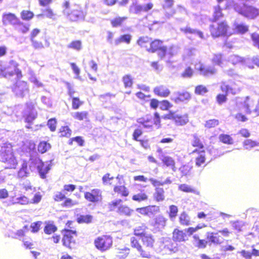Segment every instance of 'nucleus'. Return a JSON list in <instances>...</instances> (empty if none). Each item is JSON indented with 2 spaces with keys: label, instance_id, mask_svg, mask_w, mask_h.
<instances>
[{
  "label": "nucleus",
  "instance_id": "obj_1",
  "mask_svg": "<svg viewBox=\"0 0 259 259\" xmlns=\"http://www.w3.org/2000/svg\"><path fill=\"white\" fill-rule=\"evenodd\" d=\"M131 238V247L139 253L140 256L149 258L151 257V250L154 248L156 244L154 236L147 235Z\"/></svg>",
  "mask_w": 259,
  "mask_h": 259
},
{
  "label": "nucleus",
  "instance_id": "obj_2",
  "mask_svg": "<svg viewBox=\"0 0 259 259\" xmlns=\"http://www.w3.org/2000/svg\"><path fill=\"white\" fill-rule=\"evenodd\" d=\"M63 12L68 20L72 22H78L85 20L87 12L79 4L72 5L69 0H65L61 4Z\"/></svg>",
  "mask_w": 259,
  "mask_h": 259
},
{
  "label": "nucleus",
  "instance_id": "obj_3",
  "mask_svg": "<svg viewBox=\"0 0 259 259\" xmlns=\"http://www.w3.org/2000/svg\"><path fill=\"white\" fill-rule=\"evenodd\" d=\"M1 158L2 162L6 166V169H15L17 168L18 161L14 155L13 146L10 143H5L2 145L0 149Z\"/></svg>",
  "mask_w": 259,
  "mask_h": 259
},
{
  "label": "nucleus",
  "instance_id": "obj_4",
  "mask_svg": "<svg viewBox=\"0 0 259 259\" xmlns=\"http://www.w3.org/2000/svg\"><path fill=\"white\" fill-rule=\"evenodd\" d=\"M147 52L149 53H157L160 60L163 59L167 56L171 57L175 54L172 47L168 48L164 45V41L159 38L152 39Z\"/></svg>",
  "mask_w": 259,
  "mask_h": 259
},
{
  "label": "nucleus",
  "instance_id": "obj_5",
  "mask_svg": "<svg viewBox=\"0 0 259 259\" xmlns=\"http://www.w3.org/2000/svg\"><path fill=\"white\" fill-rule=\"evenodd\" d=\"M94 246L97 250L104 252L112 247L113 238L110 235H99L94 240Z\"/></svg>",
  "mask_w": 259,
  "mask_h": 259
},
{
  "label": "nucleus",
  "instance_id": "obj_6",
  "mask_svg": "<svg viewBox=\"0 0 259 259\" xmlns=\"http://www.w3.org/2000/svg\"><path fill=\"white\" fill-rule=\"evenodd\" d=\"M229 30L230 26L225 21L212 24L209 26L210 35L213 38L227 35Z\"/></svg>",
  "mask_w": 259,
  "mask_h": 259
},
{
  "label": "nucleus",
  "instance_id": "obj_7",
  "mask_svg": "<svg viewBox=\"0 0 259 259\" xmlns=\"http://www.w3.org/2000/svg\"><path fill=\"white\" fill-rule=\"evenodd\" d=\"M234 9L240 15L250 19H255L259 15V10L257 8L244 3L235 5Z\"/></svg>",
  "mask_w": 259,
  "mask_h": 259
},
{
  "label": "nucleus",
  "instance_id": "obj_8",
  "mask_svg": "<svg viewBox=\"0 0 259 259\" xmlns=\"http://www.w3.org/2000/svg\"><path fill=\"white\" fill-rule=\"evenodd\" d=\"M63 237H62V243L63 246L68 249L72 250L76 246V240L73 238L76 237L77 232L76 230H70L69 229H64L61 231Z\"/></svg>",
  "mask_w": 259,
  "mask_h": 259
},
{
  "label": "nucleus",
  "instance_id": "obj_9",
  "mask_svg": "<svg viewBox=\"0 0 259 259\" xmlns=\"http://www.w3.org/2000/svg\"><path fill=\"white\" fill-rule=\"evenodd\" d=\"M139 123L141 124L144 127L150 128L155 126V128L160 127V118L158 112L154 113V116H146L140 119L139 121Z\"/></svg>",
  "mask_w": 259,
  "mask_h": 259
},
{
  "label": "nucleus",
  "instance_id": "obj_10",
  "mask_svg": "<svg viewBox=\"0 0 259 259\" xmlns=\"http://www.w3.org/2000/svg\"><path fill=\"white\" fill-rule=\"evenodd\" d=\"M84 198L86 201L94 204L100 203L103 200L102 191L100 189L95 188L84 193Z\"/></svg>",
  "mask_w": 259,
  "mask_h": 259
},
{
  "label": "nucleus",
  "instance_id": "obj_11",
  "mask_svg": "<svg viewBox=\"0 0 259 259\" xmlns=\"http://www.w3.org/2000/svg\"><path fill=\"white\" fill-rule=\"evenodd\" d=\"M193 234H190L179 227H176L172 232V240L176 242H186Z\"/></svg>",
  "mask_w": 259,
  "mask_h": 259
},
{
  "label": "nucleus",
  "instance_id": "obj_12",
  "mask_svg": "<svg viewBox=\"0 0 259 259\" xmlns=\"http://www.w3.org/2000/svg\"><path fill=\"white\" fill-rule=\"evenodd\" d=\"M53 200L56 202L62 203V207L64 208H71L76 204V202L69 197H67L63 192L59 191L55 193L53 196Z\"/></svg>",
  "mask_w": 259,
  "mask_h": 259
},
{
  "label": "nucleus",
  "instance_id": "obj_13",
  "mask_svg": "<svg viewBox=\"0 0 259 259\" xmlns=\"http://www.w3.org/2000/svg\"><path fill=\"white\" fill-rule=\"evenodd\" d=\"M41 30L38 28H33L29 34V37L32 47L35 49L44 48L43 43L39 40Z\"/></svg>",
  "mask_w": 259,
  "mask_h": 259
},
{
  "label": "nucleus",
  "instance_id": "obj_14",
  "mask_svg": "<svg viewBox=\"0 0 259 259\" xmlns=\"http://www.w3.org/2000/svg\"><path fill=\"white\" fill-rule=\"evenodd\" d=\"M220 88L222 92L227 95L230 93L233 95H235L240 91V89L237 83L233 81H230V84L225 81H222Z\"/></svg>",
  "mask_w": 259,
  "mask_h": 259
},
{
  "label": "nucleus",
  "instance_id": "obj_15",
  "mask_svg": "<svg viewBox=\"0 0 259 259\" xmlns=\"http://www.w3.org/2000/svg\"><path fill=\"white\" fill-rule=\"evenodd\" d=\"M160 210L158 206L148 205L136 208V211L143 216H152L158 213Z\"/></svg>",
  "mask_w": 259,
  "mask_h": 259
},
{
  "label": "nucleus",
  "instance_id": "obj_16",
  "mask_svg": "<svg viewBox=\"0 0 259 259\" xmlns=\"http://www.w3.org/2000/svg\"><path fill=\"white\" fill-rule=\"evenodd\" d=\"M153 4L148 3L144 5H141L137 3H133L130 7V10L134 13L139 14L143 12H147L153 8Z\"/></svg>",
  "mask_w": 259,
  "mask_h": 259
},
{
  "label": "nucleus",
  "instance_id": "obj_17",
  "mask_svg": "<svg viewBox=\"0 0 259 259\" xmlns=\"http://www.w3.org/2000/svg\"><path fill=\"white\" fill-rule=\"evenodd\" d=\"M206 240L209 242V245L212 244L214 245H219L223 243L224 239L218 232H208L207 233Z\"/></svg>",
  "mask_w": 259,
  "mask_h": 259
},
{
  "label": "nucleus",
  "instance_id": "obj_18",
  "mask_svg": "<svg viewBox=\"0 0 259 259\" xmlns=\"http://www.w3.org/2000/svg\"><path fill=\"white\" fill-rule=\"evenodd\" d=\"M205 150H199L198 149H195L192 151V153H196L197 156L195 158V164L198 167H204L205 166V161L206 156H205Z\"/></svg>",
  "mask_w": 259,
  "mask_h": 259
},
{
  "label": "nucleus",
  "instance_id": "obj_19",
  "mask_svg": "<svg viewBox=\"0 0 259 259\" xmlns=\"http://www.w3.org/2000/svg\"><path fill=\"white\" fill-rule=\"evenodd\" d=\"M197 70L200 74L204 77L213 75L217 72V69L214 66H206L203 64H200Z\"/></svg>",
  "mask_w": 259,
  "mask_h": 259
},
{
  "label": "nucleus",
  "instance_id": "obj_20",
  "mask_svg": "<svg viewBox=\"0 0 259 259\" xmlns=\"http://www.w3.org/2000/svg\"><path fill=\"white\" fill-rule=\"evenodd\" d=\"M17 177L20 179L27 178L30 175V165L26 160H23L20 167L17 171Z\"/></svg>",
  "mask_w": 259,
  "mask_h": 259
},
{
  "label": "nucleus",
  "instance_id": "obj_21",
  "mask_svg": "<svg viewBox=\"0 0 259 259\" xmlns=\"http://www.w3.org/2000/svg\"><path fill=\"white\" fill-rule=\"evenodd\" d=\"M153 93L156 96L162 97H167L170 94L169 89L164 85H159L153 89Z\"/></svg>",
  "mask_w": 259,
  "mask_h": 259
},
{
  "label": "nucleus",
  "instance_id": "obj_22",
  "mask_svg": "<svg viewBox=\"0 0 259 259\" xmlns=\"http://www.w3.org/2000/svg\"><path fill=\"white\" fill-rule=\"evenodd\" d=\"M18 18L15 14L12 13H4L2 15V21L3 24L6 25L8 24H12L14 22H17Z\"/></svg>",
  "mask_w": 259,
  "mask_h": 259
},
{
  "label": "nucleus",
  "instance_id": "obj_23",
  "mask_svg": "<svg viewBox=\"0 0 259 259\" xmlns=\"http://www.w3.org/2000/svg\"><path fill=\"white\" fill-rule=\"evenodd\" d=\"M152 38L148 36H142L138 38L137 40L136 43L142 48H144L147 51V49L150 45Z\"/></svg>",
  "mask_w": 259,
  "mask_h": 259
},
{
  "label": "nucleus",
  "instance_id": "obj_24",
  "mask_svg": "<svg viewBox=\"0 0 259 259\" xmlns=\"http://www.w3.org/2000/svg\"><path fill=\"white\" fill-rule=\"evenodd\" d=\"M76 221L78 224H90L93 222V216L91 214H77Z\"/></svg>",
  "mask_w": 259,
  "mask_h": 259
},
{
  "label": "nucleus",
  "instance_id": "obj_25",
  "mask_svg": "<svg viewBox=\"0 0 259 259\" xmlns=\"http://www.w3.org/2000/svg\"><path fill=\"white\" fill-rule=\"evenodd\" d=\"M16 30L21 34H26L30 30L29 24L20 21L19 20L16 23Z\"/></svg>",
  "mask_w": 259,
  "mask_h": 259
},
{
  "label": "nucleus",
  "instance_id": "obj_26",
  "mask_svg": "<svg viewBox=\"0 0 259 259\" xmlns=\"http://www.w3.org/2000/svg\"><path fill=\"white\" fill-rule=\"evenodd\" d=\"M113 192L121 197H126L129 196V190L124 185H115L113 187Z\"/></svg>",
  "mask_w": 259,
  "mask_h": 259
},
{
  "label": "nucleus",
  "instance_id": "obj_27",
  "mask_svg": "<svg viewBox=\"0 0 259 259\" xmlns=\"http://www.w3.org/2000/svg\"><path fill=\"white\" fill-rule=\"evenodd\" d=\"M178 220H179L180 225L184 227H188L191 223L190 217L188 215L187 212L185 211H182V212L180 214Z\"/></svg>",
  "mask_w": 259,
  "mask_h": 259
},
{
  "label": "nucleus",
  "instance_id": "obj_28",
  "mask_svg": "<svg viewBox=\"0 0 259 259\" xmlns=\"http://www.w3.org/2000/svg\"><path fill=\"white\" fill-rule=\"evenodd\" d=\"M127 19V16H116L110 20V24L113 28L121 27Z\"/></svg>",
  "mask_w": 259,
  "mask_h": 259
},
{
  "label": "nucleus",
  "instance_id": "obj_29",
  "mask_svg": "<svg viewBox=\"0 0 259 259\" xmlns=\"http://www.w3.org/2000/svg\"><path fill=\"white\" fill-rule=\"evenodd\" d=\"M37 18L46 17L49 19L54 20L56 18V14L50 8H48L42 11V13L36 15Z\"/></svg>",
  "mask_w": 259,
  "mask_h": 259
},
{
  "label": "nucleus",
  "instance_id": "obj_30",
  "mask_svg": "<svg viewBox=\"0 0 259 259\" xmlns=\"http://www.w3.org/2000/svg\"><path fill=\"white\" fill-rule=\"evenodd\" d=\"M58 230V228L53 222H45V226L44 227V232L46 235H50L55 233Z\"/></svg>",
  "mask_w": 259,
  "mask_h": 259
},
{
  "label": "nucleus",
  "instance_id": "obj_31",
  "mask_svg": "<svg viewBox=\"0 0 259 259\" xmlns=\"http://www.w3.org/2000/svg\"><path fill=\"white\" fill-rule=\"evenodd\" d=\"M147 194L144 190H140V192L136 193L132 197V199L135 202H141L146 201L148 200Z\"/></svg>",
  "mask_w": 259,
  "mask_h": 259
},
{
  "label": "nucleus",
  "instance_id": "obj_32",
  "mask_svg": "<svg viewBox=\"0 0 259 259\" xmlns=\"http://www.w3.org/2000/svg\"><path fill=\"white\" fill-rule=\"evenodd\" d=\"M146 230H147V227H146L144 224H143L141 226H139L134 229V235L136 237L152 235L151 234L147 233V232H146Z\"/></svg>",
  "mask_w": 259,
  "mask_h": 259
},
{
  "label": "nucleus",
  "instance_id": "obj_33",
  "mask_svg": "<svg viewBox=\"0 0 259 259\" xmlns=\"http://www.w3.org/2000/svg\"><path fill=\"white\" fill-rule=\"evenodd\" d=\"M37 114L36 112H30L25 116V121L27 123L26 127L31 128V125L33 124V121L36 118Z\"/></svg>",
  "mask_w": 259,
  "mask_h": 259
},
{
  "label": "nucleus",
  "instance_id": "obj_34",
  "mask_svg": "<svg viewBox=\"0 0 259 259\" xmlns=\"http://www.w3.org/2000/svg\"><path fill=\"white\" fill-rule=\"evenodd\" d=\"M223 16L224 14L222 12V9L219 5H217L213 8V12L210 21L212 22H217L223 18Z\"/></svg>",
  "mask_w": 259,
  "mask_h": 259
},
{
  "label": "nucleus",
  "instance_id": "obj_35",
  "mask_svg": "<svg viewBox=\"0 0 259 259\" xmlns=\"http://www.w3.org/2000/svg\"><path fill=\"white\" fill-rule=\"evenodd\" d=\"M191 98V94L188 92H179L177 97L174 98V101L178 103L189 100Z\"/></svg>",
  "mask_w": 259,
  "mask_h": 259
},
{
  "label": "nucleus",
  "instance_id": "obj_36",
  "mask_svg": "<svg viewBox=\"0 0 259 259\" xmlns=\"http://www.w3.org/2000/svg\"><path fill=\"white\" fill-rule=\"evenodd\" d=\"M37 168H38V173H39V176H40L41 178L45 179L46 175H47L49 170H50L49 165L40 161L39 164L37 166Z\"/></svg>",
  "mask_w": 259,
  "mask_h": 259
},
{
  "label": "nucleus",
  "instance_id": "obj_37",
  "mask_svg": "<svg viewBox=\"0 0 259 259\" xmlns=\"http://www.w3.org/2000/svg\"><path fill=\"white\" fill-rule=\"evenodd\" d=\"M178 243L179 242H170L165 245V247L171 253H175L181 251V246Z\"/></svg>",
  "mask_w": 259,
  "mask_h": 259
},
{
  "label": "nucleus",
  "instance_id": "obj_38",
  "mask_svg": "<svg viewBox=\"0 0 259 259\" xmlns=\"http://www.w3.org/2000/svg\"><path fill=\"white\" fill-rule=\"evenodd\" d=\"M124 87L126 89L131 88L134 84V79L131 74H125L122 77Z\"/></svg>",
  "mask_w": 259,
  "mask_h": 259
},
{
  "label": "nucleus",
  "instance_id": "obj_39",
  "mask_svg": "<svg viewBox=\"0 0 259 259\" xmlns=\"http://www.w3.org/2000/svg\"><path fill=\"white\" fill-rule=\"evenodd\" d=\"M115 210H116V212L118 214L124 216H130L133 212V210L127 205L120 206L116 208Z\"/></svg>",
  "mask_w": 259,
  "mask_h": 259
},
{
  "label": "nucleus",
  "instance_id": "obj_40",
  "mask_svg": "<svg viewBox=\"0 0 259 259\" xmlns=\"http://www.w3.org/2000/svg\"><path fill=\"white\" fill-rule=\"evenodd\" d=\"M154 199L156 202H162L164 200V191L161 188H155Z\"/></svg>",
  "mask_w": 259,
  "mask_h": 259
},
{
  "label": "nucleus",
  "instance_id": "obj_41",
  "mask_svg": "<svg viewBox=\"0 0 259 259\" xmlns=\"http://www.w3.org/2000/svg\"><path fill=\"white\" fill-rule=\"evenodd\" d=\"M31 204L30 200L26 196H20V197L16 198V200L12 202V204H20V205H28Z\"/></svg>",
  "mask_w": 259,
  "mask_h": 259
},
{
  "label": "nucleus",
  "instance_id": "obj_42",
  "mask_svg": "<svg viewBox=\"0 0 259 259\" xmlns=\"http://www.w3.org/2000/svg\"><path fill=\"white\" fill-rule=\"evenodd\" d=\"M122 202L121 199H115L111 202L108 203V210L110 211H113L115 210V209L117 208H119L120 207H122L123 206H125L124 205H121V203Z\"/></svg>",
  "mask_w": 259,
  "mask_h": 259
},
{
  "label": "nucleus",
  "instance_id": "obj_43",
  "mask_svg": "<svg viewBox=\"0 0 259 259\" xmlns=\"http://www.w3.org/2000/svg\"><path fill=\"white\" fill-rule=\"evenodd\" d=\"M131 39L132 36L130 34H123L115 39V44L116 45H118L121 42H125L127 44H129L131 42Z\"/></svg>",
  "mask_w": 259,
  "mask_h": 259
},
{
  "label": "nucleus",
  "instance_id": "obj_44",
  "mask_svg": "<svg viewBox=\"0 0 259 259\" xmlns=\"http://www.w3.org/2000/svg\"><path fill=\"white\" fill-rule=\"evenodd\" d=\"M224 60V55L222 53H215L213 54L212 58V62L217 65L222 66Z\"/></svg>",
  "mask_w": 259,
  "mask_h": 259
},
{
  "label": "nucleus",
  "instance_id": "obj_45",
  "mask_svg": "<svg viewBox=\"0 0 259 259\" xmlns=\"http://www.w3.org/2000/svg\"><path fill=\"white\" fill-rule=\"evenodd\" d=\"M102 184L104 186H112V181L114 180V177L111 175L109 172H107L103 175L102 179Z\"/></svg>",
  "mask_w": 259,
  "mask_h": 259
},
{
  "label": "nucleus",
  "instance_id": "obj_46",
  "mask_svg": "<svg viewBox=\"0 0 259 259\" xmlns=\"http://www.w3.org/2000/svg\"><path fill=\"white\" fill-rule=\"evenodd\" d=\"M188 116L187 114L182 115H176L175 121L177 125H183L188 122Z\"/></svg>",
  "mask_w": 259,
  "mask_h": 259
},
{
  "label": "nucleus",
  "instance_id": "obj_47",
  "mask_svg": "<svg viewBox=\"0 0 259 259\" xmlns=\"http://www.w3.org/2000/svg\"><path fill=\"white\" fill-rule=\"evenodd\" d=\"M34 14L30 10H22L20 13L21 19L24 21H30L34 17Z\"/></svg>",
  "mask_w": 259,
  "mask_h": 259
},
{
  "label": "nucleus",
  "instance_id": "obj_48",
  "mask_svg": "<svg viewBox=\"0 0 259 259\" xmlns=\"http://www.w3.org/2000/svg\"><path fill=\"white\" fill-rule=\"evenodd\" d=\"M50 149V145L49 143L46 141H42L39 142L37 147L38 152L40 154H44L47 152L48 150Z\"/></svg>",
  "mask_w": 259,
  "mask_h": 259
},
{
  "label": "nucleus",
  "instance_id": "obj_49",
  "mask_svg": "<svg viewBox=\"0 0 259 259\" xmlns=\"http://www.w3.org/2000/svg\"><path fill=\"white\" fill-rule=\"evenodd\" d=\"M192 146L196 148V149H199V151L204 150L203 144H202V141H201L199 138L196 135L193 136V140H192Z\"/></svg>",
  "mask_w": 259,
  "mask_h": 259
},
{
  "label": "nucleus",
  "instance_id": "obj_50",
  "mask_svg": "<svg viewBox=\"0 0 259 259\" xmlns=\"http://www.w3.org/2000/svg\"><path fill=\"white\" fill-rule=\"evenodd\" d=\"M67 48L79 51L82 48V42L80 40H72L67 45Z\"/></svg>",
  "mask_w": 259,
  "mask_h": 259
},
{
  "label": "nucleus",
  "instance_id": "obj_51",
  "mask_svg": "<svg viewBox=\"0 0 259 259\" xmlns=\"http://www.w3.org/2000/svg\"><path fill=\"white\" fill-rule=\"evenodd\" d=\"M161 161H162V163L164 164L165 166L171 168L172 169H175V161L170 156L163 157Z\"/></svg>",
  "mask_w": 259,
  "mask_h": 259
},
{
  "label": "nucleus",
  "instance_id": "obj_52",
  "mask_svg": "<svg viewBox=\"0 0 259 259\" xmlns=\"http://www.w3.org/2000/svg\"><path fill=\"white\" fill-rule=\"evenodd\" d=\"M89 116V113L86 111H78L76 112L74 115L73 118L77 120L81 121L85 120L88 118Z\"/></svg>",
  "mask_w": 259,
  "mask_h": 259
},
{
  "label": "nucleus",
  "instance_id": "obj_53",
  "mask_svg": "<svg viewBox=\"0 0 259 259\" xmlns=\"http://www.w3.org/2000/svg\"><path fill=\"white\" fill-rule=\"evenodd\" d=\"M221 142L227 145H231L233 143V139L230 136L227 134H221L219 137Z\"/></svg>",
  "mask_w": 259,
  "mask_h": 259
},
{
  "label": "nucleus",
  "instance_id": "obj_54",
  "mask_svg": "<svg viewBox=\"0 0 259 259\" xmlns=\"http://www.w3.org/2000/svg\"><path fill=\"white\" fill-rule=\"evenodd\" d=\"M72 108L74 110H77L82 106L83 101H81L79 97H75L71 98Z\"/></svg>",
  "mask_w": 259,
  "mask_h": 259
},
{
  "label": "nucleus",
  "instance_id": "obj_55",
  "mask_svg": "<svg viewBox=\"0 0 259 259\" xmlns=\"http://www.w3.org/2000/svg\"><path fill=\"white\" fill-rule=\"evenodd\" d=\"M42 225V222L38 221L37 222H33L30 225V229H31V232L35 234L38 232L41 229V226Z\"/></svg>",
  "mask_w": 259,
  "mask_h": 259
},
{
  "label": "nucleus",
  "instance_id": "obj_56",
  "mask_svg": "<svg viewBox=\"0 0 259 259\" xmlns=\"http://www.w3.org/2000/svg\"><path fill=\"white\" fill-rule=\"evenodd\" d=\"M208 92L207 88L202 84L196 85L195 88L194 93L196 95H203Z\"/></svg>",
  "mask_w": 259,
  "mask_h": 259
},
{
  "label": "nucleus",
  "instance_id": "obj_57",
  "mask_svg": "<svg viewBox=\"0 0 259 259\" xmlns=\"http://www.w3.org/2000/svg\"><path fill=\"white\" fill-rule=\"evenodd\" d=\"M219 120L216 119H211L206 121L205 127L207 128H217L219 125Z\"/></svg>",
  "mask_w": 259,
  "mask_h": 259
},
{
  "label": "nucleus",
  "instance_id": "obj_58",
  "mask_svg": "<svg viewBox=\"0 0 259 259\" xmlns=\"http://www.w3.org/2000/svg\"><path fill=\"white\" fill-rule=\"evenodd\" d=\"M150 183H151L152 185L156 188H158V187L164 185L165 184H170L171 182V181H170V179L168 178L166 179L165 181L162 182H160L159 181L154 179H150Z\"/></svg>",
  "mask_w": 259,
  "mask_h": 259
},
{
  "label": "nucleus",
  "instance_id": "obj_59",
  "mask_svg": "<svg viewBox=\"0 0 259 259\" xmlns=\"http://www.w3.org/2000/svg\"><path fill=\"white\" fill-rule=\"evenodd\" d=\"M248 66L249 68L252 69L255 66L259 67V56H254L248 61Z\"/></svg>",
  "mask_w": 259,
  "mask_h": 259
},
{
  "label": "nucleus",
  "instance_id": "obj_60",
  "mask_svg": "<svg viewBox=\"0 0 259 259\" xmlns=\"http://www.w3.org/2000/svg\"><path fill=\"white\" fill-rule=\"evenodd\" d=\"M129 254V249L127 248H122L119 249L118 251L117 254H116V257L118 259H124Z\"/></svg>",
  "mask_w": 259,
  "mask_h": 259
},
{
  "label": "nucleus",
  "instance_id": "obj_61",
  "mask_svg": "<svg viewBox=\"0 0 259 259\" xmlns=\"http://www.w3.org/2000/svg\"><path fill=\"white\" fill-rule=\"evenodd\" d=\"M159 105L160 109L163 111L168 110L172 106V104L167 100L160 101Z\"/></svg>",
  "mask_w": 259,
  "mask_h": 259
},
{
  "label": "nucleus",
  "instance_id": "obj_62",
  "mask_svg": "<svg viewBox=\"0 0 259 259\" xmlns=\"http://www.w3.org/2000/svg\"><path fill=\"white\" fill-rule=\"evenodd\" d=\"M178 213V208L175 205H171L169 206V211H168V217L170 219H174L177 216Z\"/></svg>",
  "mask_w": 259,
  "mask_h": 259
},
{
  "label": "nucleus",
  "instance_id": "obj_63",
  "mask_svg": "<svg viewBox=\"0 0 259 259\" xmlns=\"http://www.w3.org/2000/svg\"><path fill=\"white\" fill-rule=\"evenodd\" d=\"M194 71L191 67H187L181 73V76L183 78H190L193 75Z\"/></svg>",
  "mask_w": 259,
  "mask_h": 259
},
{
  "label": "nucleus",
  "instance_id": "obj_64",
  "mask_svg": "<svg viewBox=\"0 0 259 259\" xmlns=\"http://www.w3.org/2000/svg\"><path fill=\"white\" fill-rule=\"evenodd\" d=\"M227 96L226 94H219L216 96V101L217 102L219 105H222L223 103H225L227 100Z\"/></svg>",
  "mask_w": 259,
  "mask_h": 259
}]
</instances>
